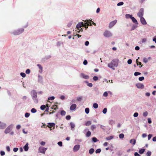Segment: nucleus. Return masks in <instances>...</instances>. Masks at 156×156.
Listing matches in <instances>:
<instances>
[{"label": "nucleus", "mask_w": 156, "mask_h": 156, "mask_svg": "<svg viewBox=\"0 0 156 156\" xmlns=\"http://www.w3.org/2000/svg\"><path fill=\"white\" fill-rule=\"evenodd\" d=\"M93 107L94 108H97L98 107V105L96 103H94L93 105Z\"/></svg>", "instance_id": "nucleus-30"}, {"label": "nucleus", "mask_w": 156, "mask_h": 156, "mask_svg": "<svg viewBox=\"0 0 156 156\" xmlns=\"http://www.w3.org/2000/svg\"><path fill=\"white\" fill-rule=\"evenodd\" d=\"M30 94L34 102L35 103H37L38 102V99L37 98V93L35 90H32L30 92Z\"/></svg>", "instance_id": "nucleus-2"}, {"label": "nucleus", "mask_w": 156, "mask_h": 156, "mask_svg": "<svg viewBox=\"0 0 156 156\" xmlns=\"http://www.w3.org/2000/svg\"><path fill=\"white\" fill-rule=\"evenodd\" d=\"M104 36L106 37H110L112 36V34L110 31L106 30L103 34Z\"/></svg>", "instance_id": "nucleus-6"}, {"label": "nucleus", "mask_w": 156, "mask_h": 156, "mask_svg": "<svg viewBox=\"0 0 156 156\" xmlns=\"http://www.w3.org/2000/svg\"><path fill=\"white\" fill-rule=\"evenodd\" d=\"M76 107V105L75 104H72L70 107V109L71 111L74 110Z\"/></svg>", "instance_id": "nucleus-15"}, {"label": "nucleus", "mask_w": 156, "mask_h": 156, "mask_svg": "<svg viewBox=\"0 0 156 156\" xmlns=\"http://www.w3.org/2000/svg\"><path fill=\"white\" fill-rule=\"evenodd\" d=\"M124 3L123 2H120L117 4V5L118 6H121Z\"/></svg>", "instance_id": "nucleus-49"}, {"label": "nucleus", "mask_w": 156, "mask_h": 156, "mask_svg": "<svg viewBox=\"0 0 156 156\" xmlns=\"http://www.w3.org/2000/svg\"><path fill=\"white\" fill-rule=\"evenodd\" d=\"M132 62V60L131 59L128 60L127 63L129 64H130Z\"/></svg>", "instance_id": "nucleus-58"}, {"label": "nucleus", "mask_w": 156, "mask_h": 156, "mask_svg": "<svg viewBox=\"0 0 156 156\" xmlns=\"http://www.w3.org/2000/svg\"><path fill=\"white\" fill-rule=\"evenodd\" d=\"M144 14V9L143 8H141L139 12L137 13L138 16L140 17L141 18L143 17Z\"/></svg>", "instance_id": "nucleus-8"}, {"label": "nucleus", "mask_w": 156, "mask_h": 156, "mask_svg": "<svg viewBox=\"0 0 156 156\" xmlns=\"http://www.w3.org/2000/svg\"><path fill=\"white\" fill-rule=\"evenodd\" d=\"M131 19L132 20L133 22L135 23L136 24H138V22H137V20L134 17L132 16V18H131Z\"/></svg>", "instance_id": "nucleus-20"}, {"label": "nucleus", "mask_w": 156, "mask_h": 156, "mask_svg": "<svg viewBox=\"0 0 156 156\" xmlns=\"http://www.w3.org/2000/svg\"><path fill=\"white\" fill-rule=\"evenodd\" d=\"M108 95V93L107 92H105L103 94V96L104 97H107Z\"/></svg>", "instance_id": "nucleus-56"}, {"label": "nucleus", "mask_w": 156, "mask_h": 156, "mask_svg": "<svg viewBox=\"0 0 156 156\" xmlns=\"http://www.w3.org/2000/svg\"><path fill=\"white\" fill-rule=\"evenodd\" d=\"M18 150V148L17 147L14 148L13 149V151L15 152H17Z\"/></svg>", "instance_id": "nucleus-63"}, {"label": "nucleus", "mask_w": 156, "mask_h": 156, "mask_svg": "<svg viewBox=\"0 0 156 156\" xmlns=\"http://www.w3.org/2000/svg\"><path fill=\"white\" fill-rule=\"evenodd\" d=\"M96 128V126L94 125H92L91 126V129L92 131H94Z\"/></svg>", "instance_id": "nucleus-31"}, {"label": "nucleus", "mask_w": 156, "mask_h": 156, "mask_svg": "<svg viewBox=\"0 0 156 156\" xmlns=\"http://www.w3.org/2000/svg\"><path fill=\"white\" fill-rule=\"evenodd\" d=\"M141 74L140 73L138 72H135L134 73V75L135 76H137L138 75H140Z\"/></svg>", "instance_id": "nucleus-50"}, {"label": "nucleus", "mask_w": 156, "mask_h": 156, "mask_svg": "<svg viewBox=\"0 0 156 156\" xmlns=\"http://www.w3.org/2000/svg\"><path fill=\"white\" fill-rule=\"evenodd\" d=\"M14 126L13 124H11L8 126L5 130L4 133L6 134L9 133L12 129Z\"/></svg>", "instance_id": "nucleus-5"}, {"label": "nucleus", "mask_w": 156, "mask_h": 156, "mask_svg": "<svg viewBox=\"0 0 156 156\" xmlns=\"http://www.w3.org/2000/svg\"><path fill=\"white\" fill-rule=\"evenodd\" d=\"M70 125L71 126V129L73 131L74 130V128L75 127V124L73 122H70Z\"/></svg>", "instance_id": "nucleus-17"}, {"label": "nucleus", "mask_w": 156, "mask_h": 156, "mask_svg": "<svg viewBox=\"0 0 156 156\" xmlns=\"http://www.w3.org/2000/svg\"><path fill=\"white\" fill-rule=\"evenodd\" d=\"M66 119L67 120H69L71 119V116L70 115H68L66 116Z\"/></svg>", "instance_id": "nucleus-61"}, {"label": "nucleus", "mask_w": 156, "mask_h": 156, "mask_svg": "<svg viewBox=\"0 0 156 156\" xmlns=\"http://www.w3.org/2000/svg\"><path fill=\"white\" fill-rule=\"evenodd\" d=\"M151 152L150 151H148L147 152L146 155L147 156H150L151 155Z\"/></svg>", "instance_id": "nucleus-43"}, {"label": "nucleus", "mask_w": 156, "mask_h": 156, "mask_svg": "<svg viewBox=\"0 0 156 156\" xmlns=\"http://www.w3.org/2000/svg\"><path fill=\"white\" fill-rule=\"evenodd\" d=\"M0 154L2 156H4L5 154V152L3 151H1L0 152Z\"/></svg>", "instance_id": "nucleus-53"}, {"label": "nucleus", "mask_w": 156, "mask_h": 156, "mask_svg": "<svg viewBox=\"0 0 156 156\" xmlns=\"http://www.w3.org/2000/svg\"><path fill=\"white\" fill-rule=\"evenodd\" d=\"M30 73V70L29 69H27L26 71V73L27 74H29Z\"/></svg>", "instance_id": "nucleus-57"}, {"label": "nucleus", "mask_w": 156, "mask_h": 156, "mask_svg": "<svg viewBox=\"0 0 156 156\" xmlns=\"http://www.w3.org/2000/svg\"><path fill=\"white\" fill-rule=\"evenodd\" d=\"M113 137H114L113 136H108L107 137H106L105 138V139L107 140H112V139H113Z\"/></svg>", "instance_id": "nucleus-23"}, {"label": "nucleus", "mask_w": 156, "mask_h": 156, "mask_svg": "<svg viewBox=\"0 0 156 156\" xmlns=\"http://www.w3.org/2000/svg\"><path fill=\"white\" fill-rule=\"evenodd\" d=\"M31 111L32 113H35L36 112L37 110L34 108H33L31 109Z\"/></svg>", "instance_id": "nucleus-39"}, {"label": "nucleus", "mask_w": 156, "mask_h": 156, "mask_svg": "<svg viewBox=\"0 0 156 156\" xmlns=\"http://www.w3.org/2000/svg\"><path fill=\"white\" fill-rule=\"evenodd\" d=\"M140 18V22L143 25H146L147 23L145 19L143 17H142Z\"/></svg>", "instance_id": "nucleus-14"}, {"label": "nucleus", "mask_w": 156, "mask_h": 156, "mask_svg": "<svg viewBox=\"0 0 156 156\" xmlns=\"http://www.w3.org/2000/svg\"><path fill=\"white\" fill-rule=\"evenodd\" d=\"M137 88L139 89H143L144 88V85L141 83H137L136 85Z\"/></svg>", "instance_id": "nucleus-12"}, {"label": "nucleus", "mask_w": 156, "mask_h": 156, "mask_svg": "<svg viewBox=\"0 0 156 156\" xmlns=\"http://www.w3.org/2000/svg\"><path fill=\"white\" fill-rule=\"evenodd\" d=\"M21 128V126L20 125H18L16 126V128L17 129H20Z\"/></svg>", "instance_id": "nucleus-64"}, {"label": "nucleus", "mask_w": 156, "mask_h": 156, "mask_svg": "<svg viewBox=\"0 0 156 156\" xmlns=\"http://www.w3.org/2000/svg\"><path fill=\"white\" fill-rule=\"evenodd\" d=\"M119 60L118 59H114L112 60L111 62L108 65V67L113 70H115V68L117 67Z\"/></svg>", "instance_id": "nucleus-1"}, {"label": "nucleus", "mask_w": 156, "mask_h": 156, "mask_svg": "<svg viewBox=\"0 0 156 156\" xmlns=\"http://www.w3.org/2000/svg\"><path fill=\"white\" fill-rule=\"evenodd\" d=\"M57 144L60 147H62V143L61 141L58 142Z\"/></svg>", "instance_id": "nucleus-51"}, {"label": "nucleus", "mask_w": 156, "mask_h": 156, "mask_svg": "<svg viewBox=\"0 0 156 156\" xmlns=\"http://www.w3.org/2000/svg\"><path fill=\"white\" fill-rule=\"evenodd\" d=\"M144 79V77L143 76H142L139 77V80L140 81H142Z\"/></svg>", "instance_id": "nucleus-52"}, {"label": "nucleus", "mask_w": 156, "mask_h": 156, "mask_svg": "<svg viewBox=\"0 0 156 156\" xmlns=\"http://www.w3.org/2000/svg\"><path fill=\"white\" fill-rule=\"evenodd\" d=\"M91 124V122L90 121H88L85 124V125L86 126H89Z\"/></svg>", "instance_id": "nucleus-32"}, {"label": "nucleus", "mask_w": 156, "mask_h": 156, "mask_svg": "<svg viewBox=\"0 0 156 156\" xmlns=\"http://www.w3.org/2000/svg\"><path fill=\"white\" fill-rule=\"evenodd\" d=\"M132 17V15H130L129 14H126L125 15L126 18L128 19L129 18L131 19Z\"/></svg>", "instance_id": "nucleus-24"}, {"label": "nucleus", "mask_w": 156, "mask_h": 156, "mask_svg": "<svg viewBox=\"0 0 156 156\" xmlns=\"http://www.w3.org/2000/svg\"><path fill=\"white\" fill-rule=\"evenodd\" d=\"M37 66L39 68V69H41V70L40 72L41 73L42 72V69H43V68H42V66L41 65H40V64H38L37 65Z\"/></svg>", "instance_id": "nucleus-34"}, {"label": "nucleus", "mask_w": 156, "mask_h": 156, "mask_svg": "<svg viewBox=\"0 0 156 156\" xmlns=\"http://www.w3.org/2000/svg\"><path fill=\"white\" fill-rule=\"evenodd\" d=\"M55 97L53 96L51 97H48V100H53L55 99Z\"/></svg>", "instance_id": "nucleus-38"}, {"label": "nucleus", "mask_w": 156, "mask_h": 156, "mask_svg": "<svg viewBox=\"0 0 156 156\" xmlns=\"http://www.w3.org/2000/svg\"><path fill=\"white\" fill-rule=\"evenodd\" d=\"M117 22V20H116L110 22L108 25L109 28L110 29Z\"/></svg>", "instance_id": "nucleus-9"}, {"label": "nucleus", "mask_w": 156, "mask_h": 156, "mask_svg": "<svg viewBox=\"0 0 156 156\" xmlns=\"http://www.w3.org/2000/svg\"><path fill=\"white\" fill-rule=\"evenodd\" d=\"M83 98L82 96H80L77 97V101H80L82 100Z\"/></svg>", "instance_id": "nucleus-25"}, {"label": "nucleus", "mask_w": 156, "mask_h": 156, "mask_svg": "<svg viewBox=\"0 0 156 156\" xmlns=\"http://www.w3.org/2000/svg\"><path fill=\"white\" fill-rule=\"evenodd\" d=\"M48 127L49 128H51L52 126H55V123H50L49 122L48 123Z\"/></svg>", "instance_id": "nucleus-18"}, {"label": "nucleus", "mask_w": 156, "mask_h": 156, "mask_svg": "<svg viewBox=\"0 0 156 156\" xmlns=\"http://www.w3.org/2000/svg\"><path fill=\"white\" fill-rule=\"evenodd\" d=\"M92 140L94 142H96L98 141V140L95 137L92 138Z\"/></svg>", "instance_id": "nucleus-40"}, {"label": "nucleus", "mask_w": 156, "mask_h": 156, "mask_svg": "<svg viewBox=\"0 0 156 156\" xmlns=\"http://www.w3.org/2000/svg\"><path fill=\"white\" fill-rule=\"evenodd\" d=\"M6 125L5 123L0 121V129H4L6 127Z\"/></svg>", "instance_id": "nucleus-10"}, {"label": "nucleus", "mask_w": 156, "mask_h": 156, "mask_svg": "<svg viewBox=\"0 0 156 156\" xmlns=\"http://www.w3.org/2000/svg\"><path fill=\"white\" fill-rule=\"evenodd\" d=\"M46 108V106L44 105H43L41 106L40 108L41 110H44Z\"/></svg>", "instance_id": "nucleus-42"}, {"label": "nucleus", "mask_w": 156, "mask_h": 156, "mask_svg": "<svg viewBox=\"0 0 156 156\" xmlns=\"http://www.w3.org/2000/svg\"><path fill=\"white\" fill-rule=\"evenodd\" d=\"M94 149L91 148L89 150V154H92L94 152Z\"/></svg>", "instance_id": "nucleus-26"}, {"label": "nucleus", "mask_w": 156, "mask_h": 156, "mask_svg": "<svg viewBox=\"0 0 156 156\" xmlns=\"http://www.w3.org/2000/svg\"><path fill=\"white\" fill-rule=\"evenodd\" d=\"M38 82L40 83H42V82L43 80L42 77L40 75H38Z\"/></svg>", "instance_id": "nucleus-19"}, {"label": "nucleus", "mask_w": 156, "mask_h": 156, "mask_svg": "<svg viewBox=\"0 0 156 156\" xmlns=\"http://www.w3.org/2000/svg\"><path fill=\"white\" fill-rule=\"evenodd\" d=\"M144 151H145V149H141L139 151V152L140 154H142L144 153Z\"/></svg>", "instance_id": "nucleus-29"}, {"label": "nucleus", "mask_w": 156, "mask_h": 156, "mask_svg": "<svg viewBox=\"0 0 156 156\" xmlns=\"http://www.w3.org/2000/svg\"><path fill=\"white\" fill-rule=\"evenodd\" d=\"M152 135L151 134H149L148 135V140H150V139L151 138V137H152Z\"/></svg>", "instance_id": "nucleus-62"}, {"label": "nucleus", "mask_w": 156, "mask_h": 156, "mask_svg": "<svg viewBox=\"0 0 156 156\" xmlns=\"http://www.w3.org/2000/svg\"><path fill=\"white\" fill-rule=\"evenodd\" d=\"M91 133L90 131H88L87 132V133L86 136L87 137H89L91 135Z\"/></svg>", "instance_id": "nucleus-28"}, {"label": "nucleus", "mask_w": 156, "mask_h": 156, "mask_svg": "<svg viewBox=\"0 0 156 156\" xmlns=\"http://www.w3.org/2000/svg\"><path fill=\"white\" fill-rule=\"evenodd\" d=\"M80 77L85 79H88L89 78V76L87 75L84 74L83 73H81L80 74Z\"/></svg>", "instance_id": "nucleus-11"}, {"label": "nucleus", "mask_w": 156, "mask_h": 156, "mask_svg": "<svg viewBox=\"0 0 156 156\" xmlns=\"http://www.w3.org/2000/svg\"><path fill=\"white\" fill-rule=\"evenodd\" d=\"M24 31L23 28H20L17 30H14L12 33L15 35H18L22 34Z\"/></svg>", "instance_id": "nucleus-4"}, {"label": "nucleus", "mask_w": 156, "mask_h": 156, "mask_svg": "<svg viewBox=\"0 0 156 156\" xmlns=\"http://www.w3.org/2000/svg\"><path fill=\"white\" fill-rule=\"evenodd\" d=\"M107 112V109L106 108H104L102 111V112H103V113L104 114H106Z\"/></svg>", "instance_id": "nucleus-48"}, {"label": "nucleus", "mask_w": 156, "mask_h": 156, "mask_svg": "<svg viewBox=\"0 0 156 156\" xmlns=\"http://www.w3.org/2000/svg\"><path fill=\"white\" fill-rule=\"evenodd\" d=\"M148 114V113L147 112L145 111L143 113V115L144 117H146L147 116Z\"/></svg>", "instance_id": "nucleus-37"}, {"label": "nucleus", "mask_w": 156, "mask_h": 156, "mask_svg": "<svg viewBox=\"0 0 156 156\" xmlns=\"http://www.w3.org/2000/svg\"><path fill=\"white\" fill-rule=\"evenodd\" d=\"M89 111H90V109L89 108H87L85 109V112L86 114H88L89 112Z\"/></svg>", "instance_id": "nucleus-35"}, {"label": "nucleus", "mask_w": 156, "mask_h": 156, "mask_svg": "<svg viewBox=\"0 0 156 156\" xmlns=\"http://www.w3.org/2000/svg\"><path fill=\"white\" fill-rule=\"evenodd\" d=\"M136 143V140L135 139H132L130 140V143L132 144L133 145L135 144Z\"/></svg>", "instance_id": "nucleus-21"}, {"label": "nucleus", "mask_w": 156, "mask_h": 156, "mask_svg": "<svg viewBox=\"0 0 156 156\" xmlns=\"http://www.w3.org/2000/svg\"><path fill=\"white\" fill-rule=\"evenodd\" d=\"M138 115V113L137 112H135L133 114V116L135 117H137Z\"/></svg>", "instance_id": "nucleus-54"}, {"label": "nucleus", "mask_w": 156, "mask_h": 156, "mask_svg": "<svg viewBox=\"0 0 156 156\" xmlns=\"http://www.w3.org/2000/svg\"><path fill=\"white\" fill-rule=\"evenodd\" d=\"M124 137V135L123 133H121L119 135V138L120 139H123Z\"/></svg>", "instance_id": "nucleus-44"}, {"label": "nucleus", "mask_w": 156, "mask_h": 156, "mask_svg": "<svg viewBox=\"0 0 156 156\" xmlns=\"http://www.w3.org/2000/svg\"><path fill=\"white\" fill-rule=\"evenodd\" d=\"M90 21V20H87L85 21L86 22L85 24H84L83 23L80 22L76 26V27L77 29H79L80 28H81L82 27H85L86 26V24H87V26H89V21ZM90 25L92 26V24L91 23H90Z\"/></svg>", "instance_id": "nucleus-3"}, {"label": "nucleus", "mask_w": 156, "mask_h": 156, "mask_svg": "<svg viewBox=\"0 0 156 156\" xmlns=\"http://www.w3.org/2000/svg\"><path fill=\"white\" fill-rule=\"evenodd\" d=\"M80 146L79 145H75L73 148V151L74 152L77 151L80 149Z\"/></svg>", "instance_id": "nucleus-13"}, {"label": "nucleus", "mask_w": 156, "mask_h": 156, "mask_svg": "<svg viewBox=\"0 0 156 156\" xmlns=\"http://www.w3.org/2000/svg\"><path fill=\"white\" fill-rule=\"evenodd\" d=\"M101 150L100 149H97L95 151V153H99L101 152Z\"/></svg>", "instance_id": "nucleus-46"}, {"label": "nucleus", "mask_w": 156, "mask_h": 156, "mask_svg": "<svg viewBox=\"0 0 156 156\" xmlns=\"http://www.w3.org/2000/svg\"><path fill=\"white\" fill-rule=\"evenodd\" d=\"M20 75L23 77V78L25 77L26 76V74L24 73H20Z\"/></svg>", "instance_id": "nucleus-41"}, {"label": "nucleus", "mask_w": 156, "mask_h": 156, "mask_svg": "<svg viewBox=\"0 0 156 156\" xmlns=\"http://www.w3.org/2000/svg\"><path fill=\"white\" fill-rule=\"evenodd\" d=\"M28 143H27L23 147V148L24 149L25 151H28L29 148L28 147Z\"/></svg>", "instance_id": "nucleus-16"}, {"label": "nucleus", "mask_w": 156, "mask_h": 156, "mask_svg": "<svg viewBox=\"0 0 156 156\" xmlns=\"http://www.w3.org/2000/svg\"><path fill=\"white\" fill-rule=\"evenodd\" d=\"M52 109L55 110L58 108V106L56 105H54L53 106V108H52Z\"/></svg>", "instance_id": "nucleus-60"}, {"label": "nucleus", "mask_w": 156, "mask_h": 156, "mask_svg": "<svg viewBox=\"0 0 156 156\" xmlns=\"http://www.w3.org/2000/svg\"><path fill=\"white\" fill-rule=\"evenodd\" d=\"M147 41V39L146 38H143L142 40V42L143 43H145Z\"/></svg>", "instance_id": "nucleus-59"}, {"label": "nucleus", "mask_w": 156, "mask_h": 156, "mask_svg": "<svg viewBox=\"0 0 156 156\" xmlns=\"http://www.w3.org/2000/svg\"><path fill=\"white\" fill-rule=\"evenodd\" d=\"M93 79L94 80V81H97L98 80V78L97 76H94L93 78Z\"/></svg>", "instance_id": "nucleus-55"}, {"label": "nucleus", "mask_w": 156, "mask_h": 156, "mask_svg": "<svg viewBox=\"0 0 156 156\" xmlns=\"http://www.w3.org/2000/svg\"><path fill=\"white\" fill-rule=\"evenodd\" d=\"M137 27V25H133V26H132V28H131V30H134Z\"/></svg>", "instance_id": "nucleus-36"}, {"label": "nucleus", "mask_w": 156, "mask_h": 156, "mask_svg": "<svg viewBox=\"0 0 156 156\" xmlns=\"http://www.w3.org/2000/svg\"><path fill=\"white\" fill-rule=\"evenodd\" d=\"M115 124V121L112 119L109 120V124L111 125H113Z\"/></svg>", "instance_id": "nucleus-22"}, {"label": "nucleus", "mask_w": 156, "mask_h": 156, "mask_svg": "<svg viewBox=\"0 0 156 156\" xmlns=\"http://www.w3.org/2000/svg\"><path fill=\"white\" fill-rule=\"evenodd\" d=\"M61 115L62 116H64L66 114V112L64 110H62L61 112Z\"/></svg>", "instance_id": "nucleus-33"}, {"label": "nucleus", "mask_w": 156, "mask_h": 156, "mask_svg": "<svg viewBox=\"0 0 156 156\" xmlns=\"http://www.w3.org/2000/svg\"><path fill=\"white\" fill-rule=\"evenodd\" d=\"M148 61L147 59L146 58H143V62L145 63L147 62Z\"/></svg>", "instance_id": "nucleus-47"}, {"label": "nucleus", "mask_w": 156, "mask_h": 156, "mask_svg": "<svg viewBox=\"0 0 156 156\" xmlns=\"http://www.w3.org/2000/svg\"><path fill=\"white\" fill-rule=\"evenodd\" d=\"M85 83H87V85L90 87H91L93 86V84L91 83H89L87 81H86Z\"/></svg>", "instance_id": "nucleus-27"}, {"label": "nucleus", "mask_w": 156, "mask_h": 156, "mask_svg": "<svg viewBox=\"0 0 156 156\" xmlns=\"http://www.w3.org/2000/svg\"><path fill=\"white\" fill-rule=\"evenodd\" d=\"M47 150V148H45L44 147L40 146L38 148V152L44 154Z\"/></svg>", "instance_id": "nucleus-7"}, {"label": "nucleus", "mask_w": 156, "mask_h": 156, "mask_svg": "<svg viewBox=\"0 0 156 156\" xmlns=\"http://www.w3.org/2000/svg\"><path fill=\"white\" fill-rule=\"evenodd\" d=\"M30 115V114L29 113L26 112L25 114V116L26 118L28 117Z\"/></svg>", "instance_id": "nucleus-45"}]
</instances>
